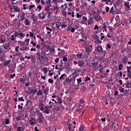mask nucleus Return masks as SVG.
Masks as SVG:
<instances>
[{
	"mask_svg": "<svg viewBox=\"0 0 131 131\" xmlns=\"http://www.w3.org/2000/svg\"><path fill=\"white\" fill-rule=\"evenodd\" d=\"M84 128H85V127L84 126V125H81L79 128V131H83V130H84Z\"/></svg>",
	"mask_w": 131,
	"mask_h": 131,
	"instance_id": "obj_24",
	"label": "nucleus"
},
{
	"mask_svg": "<svg viewBox=\"0 0 131 131\" xmlns=\"http://www.w3.org/2000/svg\"><path fill=\"white\" fill-rule=\"evenodd\" d=\"M42 9V7H41V6L38 5L37 6V9L38 12H40V11H41Z\"/></svg>",
	"mask_w": 131,
	"mask_h": 131,
	"instance_id": "obj_39",
	"label": "nucleus"
},
{
	"mask_svg": "<svg viewBox=\"0 0 131 131\" xmlns=\"http://www.w3.org/2000/svg\"><path fill=\"white\" fill-rule=\"evenodd\" d=\"M6 42V36L1 35L0 36V43H5Z\"/></svg>",
	"mask_w": 131,
	"mask_h": 131,
	"instance_id": "obj_4",
	"label": "nucleus"
},
{
	"mask_svg": "<svg viewBox=\"0 0 131 131\" xmlns=\"http://www.w3.org/2000/svg\"><path fill=\"white\" fill-rule=\"evenodd\" d=\"M14 128H15V129H17V128H18V123L17 122H15L14 123H13L12 124Z\"/></svg>",
	"mask_w": 131,
	"mask_h": 131,
	"instance_id": "obj_29",
	"label": "nucleus"
},
{
	"mask_svg": "<svg viewBox=\"0 0 131 131\" xmlns=\"http://www.w3.org/2000/svg\"><path fill=\"white\" fill-rule=\"evenodd\" d=\"M109 10H110V8L106 7L105 8V12L106 13H108V12H109Z\"/></svg>",
	"mask_w": 131,
	"mask_h": 131,
	"instance_id": "obj_63",
	"label": "nucleus"
},
{
	"mask_svg": "<svg viewBox=\"0 0 131 131\" xmlns=\"http://www.w3.org/2000/svg\"><path fill=\"white\" fill-rule=\"evenodd\" d=\"M76 16L78 19L79 18H81V17L82 16V15H81V14H80L78 12L76 13Z\"/></svg>",
	"mask_w": 131,
	"mask_h": 131,
	"instance_id": "obj_44",
	"label": "nucleus"
},
{
	"mask_svg": "<svg viewBox=\"0 0 131 131\" xmlns=\"http://www.w3.org/2000/svg\"><path fill=\"white\" fill-rule=\"evenodd\" d=\"M37 96H42V95H43V92H42V90H40V89H39L37 93Z\"/></svg>",
	"mask_w": 131,
	"mask_h": 131,
	"instance_id": "obj_22",
	"label": "nucleus"
},
{
	"mask_svg": "<svg viewBox=\"0 0 131 131\" xmlns=\"http://www.w3.org/2000/svg\"><path fill=\"white\" fill-rule=\"evenodd\" d=\"M38 123H42V116H40L38 118Z\"/></svg>",
	"mask_w": 131,
	"mask_h": 131,
	"instance_id": "obj_31",
	"label": "nucleus"
},
{
	"mask_svg": "<svg viewBox=\"0 0 131 131\" xmlns=\"http://www.w3.org/2000/svg\"><path fill=\"white\" fill-rule=\"evenodd\" d=\"M78 66L80 68L81 67H83V65H84V61L83 60H79L78 62Z\"/></svg>",
	"mask_w": 131,
	"mask_h": 131,
	"instance_id": "obj_9",
	"label": "nucleus"
},
{
	"mask_svg": "<svg viewBox=\"0 0 131 131\" xmlns=\"http://www.w3.org/2000/svg\"><path fill=\"white\" fill-rule=\"evenodd\" d=\"M32 19L33 21V23L34 24H36V23L37 22V18H36V17H35V16L32 15Z\"/></svg>",
	"mask_w": 131,
	"mask_h": 131,
	"instance_id": "obj_20",
	"label": "nucleus"
},
{
	"mask_svg": "<svg viewBox=\"0 0 131 131\" xmlns=\"http://www.w3.org/2000/svg\"><path fill=\"white\" fill-rule=\"evenodd\" d=\"M43 94H45L47 96V95H48V90L44 89L43 90Z\"/></svg>",
	"mask_w": 131,
	"mask_h": 131,
	"instance_id": "obj_56",
	"label": "nucleus"
},
{
	"mask_svg": "<svg viewBox=\"0 0 131 131\" xmlns=\"http://www.w3.org/2000/svg\"><path fill=\"white\" fill-rule=\"evenodd\" d=\"M39 17H40V18H41V19H45L46 18V16H45V15L42 13L40 14L39 15Z\"/></svg>",
	"mask_w": 131,
	"mask_h": 131,
	"instance_id": "obj_45",
	"label": "nucleus"
},
{
	"mask_svg": "<svg viewBox=\"0 0 131 131\" xmlns=\"http://www.w3.org/2000/svg\"><path fill=\"white\" fill-rule=\"evenodd\" d=\"M119 91L120 92V93H124V88H121L119 89Z\"/></svg>",
	"mask_w": 131,
	"mask_h": 131,
	"instance_id": "obj_48",
	"label": "nucleus"
},
{
	"mask_svg": "<svg viewBox=\"0 0 131 131\" xmlns=\"http://www.w3.org/2000/svg\"><path fill=\"white\" fill-rule=\"evenodd\" d=\"M65 75H66V74H62L60 77H59V79H62V78H64V76H65Z\"/></svg>",
	"mask_w": 131,
	"mask_h": 131,
	"instance_id": "obj_57",
	"label": "nucleus"
},
{
	"mask_svg": "<svg viewBox=\"0 0 131 131\" xmlns=\"http://www.w3.org/2000/svg\"><path fill=\"white\" fill-rule=\"evenodd\" d=\"M37 58L40 60V61H41V59H43V56H42V55H40V53L38 52L37 53Z\"/></svg>",
	"mask_w": 131,
	"mask_h": 131,
	"instance_id": "obj_16",
	"label": "nucleus"
},
{
	"mask_svg": "<svg viewBox=\"0 0 131 131\" xmlns=\"http://www.w3.org/2000/svg\"><path fill=\"white\" fill-rule=\"evenodd\" d=\"M20 82H23L24 83L25 82V78H21L20 80H19Z\"/></svg>",
	"mask_w": 131,
	"mask_h": 131,
	"instance_id": "obj_53",
	"label": "nucleus"
},
{
	"mask_svg": "<svg viewBox=\"0 0 131 131\" xmlns=\"http://www.w3.org/2000/svg\"><path fill=\"white\" fill-rule=\"evenodd\" d=\"M18 35H19V38H21V39H23V38H24V36H25V35H24V34L23 33H19L18 34Z\"/></svg>",
	"mask_w": 131,
	"mask_h": 131,
	"instance_id": "obj_23",
	"label": "nucleus"
},
{
	"mask_svg": "<svg viewBox=\"0 0 131 131\" xmlns=\"http://www.w3.org/2000/svg\"><path fill=\"white\" fill-rule=\"evenodd\" d=\"M31 43L33 47H36V43L34 42L33 40L31 41Z\"/></svg>",
	"mask_w": 131,
	"mask_h": 131,
	"instance_id": "obj_47",
	"label": "nucleus"
},
{
	"mask_svg": "<svg viewBox=\"0 0 131 131\" xmlns=\"http://www.w3.org/2000/svg\"><path fill=\"white\" fill-rule=\"evenodd\" d=\"M29 104H31V100H28L27 101L26 105H29Z\"/></svg>",
	"mask_w": 131,
	"mask_h": 131,
	"instance_id": "obj_64",
	"label": "nucleus"
},
{
	"mask_svg": "<svg viewBox=\"0 0 131 131\" xmlns=\"http://www.w3.org/2000/svg\"><path fill=\"white\" fill-rule=\"evenodd\" d=\"M52 10V11H56V10H57L58 11V10H59V8L57 6H53Z\"/></svg>",
	"mask_w": 131,
	"mask_h": 131,
	"instance_id": "obj_33",
	"label": "nucleus"
},
{
	"mask_svg": "<svg viewBox=\"0 0 131 131\" xmlns=\"http://www.w3.org/2000/svg\"><path fill=\"white\" fill-rule=\"evenodd\" d=\"M75 128V126H73L72 124H68V129L69 131H74Z\"/></svg>",
	"mask_w": 131,
	"mask_h": 131,
	"instance_id": "obj_6",
	"label": "nucleus"
},
{
	"mask_svg": "<svg viewBox=\"0 0 131 131\" xmlns=\"http://www.w3.org/2000/svg\"><path fill=\"white\" fill-rule=\"evenodd\" d=\"M11 60L5 61L3 63V65H4V67L8 66V65H9V64H10V63H11Z\"/></svg>",
	"mask_w": 131,
	"mask_h": 131,
	"instance_id": "obj_19",
	"label": "nucleus"
},
{
	"mask_svg": "<svg viewBox=\"0 0 131 131\" xmlns=\"http://www.w3.org/2000/svg\"><path fill=\"white\" fill-rule=\"evenodd\" d=\"M77 83H81V78H79L77 79Z\"/></svg>",
	"mask_w": 131,
	"mask_h": 131,
	"instance_id": "obj_59",
	"label": "nucleus"
},
{
	"mask_svg": "<svg viewBox=\"0 0 131 131\" xmlns=\"http://www.w3.org/2000/svg\"><path fill=\"white\" fill-rule=\"evenodd\" d=\"M103 3H105V5H112L113 4V0H102Z\"/></svg>",
	"mask_w": 131,
	"mask_h": 131,
	"instance_id": "obj_5",
	"label": "nucleus"
},
{
	"mask_svg": "<svg viewBox=\"0 0 131 131\" xmlns=\"http://www.w3.org/2000/svg\"><path fill=\"white\" fill-rule=\"evenodd\" d=\"M96 50L99 53H101V52H103V48H102V46L101 45H98L96 47Z\"/></svg>",
	"mask_w": 131,
	"mask_h": 131,
	"instance_id": "obj_8",
	"label": "nucleus"
},
{
	"mask_svg": "<svg viewBox=\"0 0 131 131\" xmlns=\"http://www.w3.org/2000/svg\"><path fill=\"white\" fill-rule=\"evenodd\" d=\"M99 28H100V27H99V26H98V25H96L95 26V27L94 28V30H96V29H99Z\"/></svg>",
	"mask_w": 131,
	"mask_h": 131,
	"instance_id": "obj_61",
	"label": "nucleus"
},
{
	"mask_svg": "<svg viewBox=\"0 0 131 131\" xmlns=\"http://www.w3.org/2000/svg\"><path fill=\"white\" fill-rule=\"evenodd\" d=\"M50 52H55V48H54V47H51L50 49H49Z\"/></svg>",
	"mask_w": 131,
	"mask_h": 131,
	"instance_id": "obj_55",
	"label": "nucleus"
},
{
	"mask_svg": "<svg viewBox=\"0 0 131 131\" xmlns=\"http://www.w3.org/2000/svg\"><path fill=\"white\" fill-rule=\"evenodd\" d=\"M66 8H67V6H66L65 8L62 9V10H61L62 14L64 16H67V12H66Z\"/></svg>",
	"mask_w": 131,
	"mask_h": 131,
	"instance_id": "obj_17",
	"label": "nucleus"
},
{
	"mask_svg": "<svg viewBox=\"0 0 131 131\" xmlns=\"http://www.w3.org/2000/svg\"><path fill=\"white\" fill-rule=\"evenodd\" d=\"M62 61H63V62H67V61H68V58L67 57L63 56L62 57Z\"/></svg>",
	"mask_w": 131,
	"mask_h": 131,
	"instance_id": "obj_34",
	"label": "nucleus"
},
{
	"mask_svg": "<svg viewBox=\"0 0 131 131\" xmlns=\"http://www.w3.org/2000/svg\"><path fill=\"white\" fill-rule=\"evenodd\" d=\"M106 27H107V23H104L102 25V27H103L104 30H105V31H107V29H106Z\"/></svg>",
	"mask_w": 131,
	"mask_h": 131,
	"instance_id": "obj_26",
	"label": "nucleus"
},
{
	"mask_svg": "<svg viewBox=\"0 0 131 131\" xmlns=\"http://www.w3.org/2000/svg\"><path fill=\"white\" fill-rule=\"evenodd\" d=\"M73 80V79L71 78V76H69L65 79V81L67 83H70V82H71V81Z\"/></svg>",
	"mask_w": 131,
	"mask_h": 131,
	"instance_id": "obj_10",
	"label": "nucleus"
},
{
	"mask_svg": "<svg viewBox=\"0 0 131 131\" xmlns=\"http://www.w3.org/2000/svg\"><path fill=\"white\" fill-rule=\"evenodd\" d=\"M78 21H80V23L81 24H85V25H86V23L88 22V17L84 16L81 18L78 19Z\"/></svg>",
	"mask_w": 131,
	"mask_h": 131,
	"instance_id": "obj_1",
	"label": "nucleus"
},
{
	"mask_svg": "<svg viewBox=\"0 0 131 131\" xmlns=\"http://www.w3.org/2000/svg\"><path fill=\"white\" fill-rule=\"evenodd\" d=\"M16 76V73H14L13 74L10 75V78H14Z\"/></svg>",
	"mask_w": 131,
	"mask_h": 131,
	"instance_id": "obj_58",
	"label": "nucleus"
},
{
	"mask_svg": "<svg viewBox=\"0 0 131 131\" xmlns=\"http://www.w3.org/2000/svg\"><path fill=\"white\" fill-rule=\"evenodd\" d=\"M35 121H36V120L34 118L31 119L29 120V123H30V125H34V124H36Z\"/></svg>",
	"mask_w": 131,
	"mask_h": 131,
	"instance_id": "obj_11",
	"label": "nucleus"
},
{
	"mask_svg": "<svg viewBox=\"0 0 131 131\" xmlns=\"http://www.w3.org/2000/svg\"><path fill=\"white\" fill-rule=\"evenodd\" d=\"M56 64H57V63H59V61H60V58H56L55 60H54Z\"/></svg>",
	"mask_w": 131,
	"mask_h": 131,
	"instance_id": "obj_54",
	"label": "nucleus"
},
{
	"mask_svg": "<svg viewBox=\"0 0 131 131\" xmlns=\"http://www.w3.org/2000/svg\"><path fill=\"white\" fill-rule=\"evenodd\" d=\"M34 7H35V5H30L29 7H28V10H30L32 9H33V8H34Z\"/></svg>",
	"mask_w": 131,
	"mask_h": 131,
	"instance_id": "obj_46",
	"label": "nucleus"
},
{
	"mask_svg": "<svg viewBox=\"0 0 131 131\" xmlns=\"http://www.w3.org/2000/svg\"><path fill=\"white\" fill-rule=\"evenodd\" d=\"M74 89L75 90H77V91H78V90H79V84H77L76 85H74Z\"/></svg>",
	"mask_w": 131,
	"mask_h": 131,
	"instance_id": "obj_36",
	"label": "nucleus"
},
{
	"mask_svg": "<svg viewBox=\"0 0 131 131\" xmlns=\"http://www.w3.org/2000/svg\"><path fill=\"white\" fill-rule=\"evenodd\" d=\"M92 37H93V38H95V39H99V35L95 33L92 35Z\"/></svg>",
	"mask_w": 131,
	"mask_h": 131,
	"instance_id": "obj_15",
	"label": "nucleus"
},
{
	"mask_svg": "<svg viewBox=\"0 0 131 131\" xmlns=\"http://www.w3.org/2000/svg\"><path fill=\"white\" fill-rule=\"evenodd\" d=\"M24 23L26 26H29V25H30V21H29V19L27 18L25 19Z\"/></svg>",
	"mask_w": 131,
	"mask_h": 131,
	"instance_id": "obj_18",
	"label": "nucleus"
},
{
	"mask_svg": "<svg viewBox=\"0 0 131 131\" xmlns=\"http://www.w3.org/2000/svg\"><path fill=\"white\" fill-rule=\"evenodd\" d=\"M29 34H30V37H32L33 36H34L35 35L34 34V32H33V31L32 32H29Z\"/></svg>",
	"mask_w": 131,
	"mask_h": 131,
	"instance_id": "obj_40",
	"label": "nucleus"
},
{
	"mask_svg": "<svg viewBox=\"0 0 131 131\" xmlns=\"http://www.w3.org/2000/svg\"><path fill=\"white\" fill-rule=\"evenodd\" d=\"M83 55V53H79L76 55V57L78 58V59H82V56Z\"/></svg>",
	"mask_w": 131,
	"mask_h": 131,
	"instance_id": "obj_21",
	"label": "nucleus"
},
{
	"mask_svg": "<svg viewBox=\"0 0 131 131\" xmlns=\"http://www.w3.org/2000/svg\"><path fill=\"white\" fill-rule=\"evenodd\" d=\"M15 52H17V53H18V52H19V46H16L15 47Z\"/></svg>",
	"mask_w": 131,
	"mask_h": 131,
	"instance_id": "obj_62",
	"label": "nucleus"
},
{
	"mask_svg": "<svg viewBox=\"0 0 131 131\" xmlns=\"http://www.w3.org/2000/svg\"><path fill=\"white\" fill-rule=\"evenodd\" d=\"M130 87H131L130 83H129V82L127 83L126 85V88H127V89H129Z\"/></svg>",
	"mask_w": 131,
	"mask_h": 131,
	"instance_id": "obj_49",
	"label": "nucleus"
},
{
	"mask_svg": "<svg viewBox=\"0 0 131 131\" xmlns=\"http://www.w3.org/2000/svg\"><path fill=\"white\" fill-rule=\"evenodd\" d=\"M16 119L17 121L21 120V116H20V115H18L16 117Z\"/></svg>",
	"mask_w": 131,
	"mask_h": 131,
	"instance_id": "obj_43",
	"label": "nucleus"
},
{
	"mask_svg": "<svg viewBox=\"0 0 131 131\" xmlns=\"http://www.w3.org/2000/svg\"><path fill=\"white\" fill-rule=\"evenodd\" d=\"M25 58H26V59H31V61H32V60H33V56L31 55V56H27V55H26L25 56Z\"/></svg>",
	"mask_w": 131,
	"mask_h": 131,
	"instance_id": "obj_35",
	"label": "nucleus"
},
{
	"mask_svg": "<svg viewBox=\"0 0 131 131\" xmlns=\"http://www.w3.org/2000/svg\"><path fill=\"white\" fill-rule=\"evenodd\" d=\"M125 5V9L126 12L128 11L129 9H130V6H129V4L128 3H124Z\"/></svg>",
	"mask_w": 131,
	"mask_h": 131,
	"instance_id": "obj_12",
	"label": "nucleus"
},
{
	"mask_svg": "<svg viewBox=\"0 0 131 131\" xmlns=\"http://www.w3.org/2000/svg\"><path fill=\"white\" fill-rule=\"evenodd\" d=\"M42 71H43V73L45 74H47V73H48V70H47V68H43L42 69Z\"/></svg>",
	"mask_w": 131,
	"mask_h": 131,
	"instance_id": "obj_37",
	"label": "nucleus"
},
{
	"mask_svg": "<svg viewBox=\"0 0 131 131\" xmlns=\"http://www.w3.org/2000/svg\"><path fill=\"white\" fill-rule=\"evenodd\" d=\"M15 37H17L19 35V33L17 31H15L13 35Z\"/></svg>",
	"mask_w": 131,
	"mask_h": 131,
	"instance_id": "obj_41",
	"label": "nucleus"
},
{
	"mask_svg": "<svg viewBox=\"0 0 131 131\" xmlns=\"http://www.w3.org/2000/svg\"><path fill=\"white\" fill-rule=\"evenodd\" d=\"M48 82L49 83H54V80L53 79H48Z\"/></svg>",
	"mask_w": 131,
	"mask_h": 131,
	"instance_id": "obj_52",
	"label": "nucleus"
},
{
	"mask_svg": "<svg viewBox=\"0 0 131 131\" xmlns=\"http://www.w3.org/2000/svg\"><path fill=\"white\" fill-rule=\"evenodd\" d=\"M18 101L24 102V99H23V97L18 98Z\"/></svg>",
	"mask_w": 131,
	"mask_h": 131,
	"instance_id": "obj_60",
	"label": "nucleus"
},
{
	"mask_svg": "<svg viewBox=\"0 0 131 131\" xmlns=\"http://www.w3.org/2000/svg\"><path fill=\"white\" fill-rule=\"evenodd\" d=\"M13 12H17V13H20L21 11L20 10V9H19V7L16 5H14L13 6Z\"/></svg>",
	"mask_w": 131,
	"mask_h": 131,
	"instance_id": "obj_7",
	"label": "nucleus"
},
{
	"mask_svg": "<svg viewBox=\"0 0 131 131\" xmlns=\"http://www.w3.org/2000/svg\"><path fill=\"white\" fill-rule=\"evenodd\" d=\"M130 70H131V67H127V72L128 73H129V72H130Z\"/></svg>",
	"mask_w": 131,
	"mask_h": 131,
	"instance_id": "obj_50",
	"label": "nucleus"
},
{
	"mask_svg": "<svg viewBox=\"0 0 131 131\" xmlns=\"http://www.w3.org/2000/svg\"><path fill=\"white\" fill-rule=\"evenodd\" d=\"M59 72H61V71H63V70H64V67L63 66L61 67H59Z\"/></svg>",
	"mask_w": 131,
	"mask_h": 131,
	"instance_id": "obj_51",
	"label": "nucleus"
},
{
	"mask_svg": "<svg viewBox=\"0 0 131 131\" xmlns=\"http://www.w3.org/2000/svg\"><path fill=\"white\" fill-rule=\"evenodd\" d=\"M50 8H51V7L50 6H46L45 7V11H46V14L48 15V18H50V17H51V11H50Z\"/></svg>",
	"mask_w": 131,
	"mask_h": 131,
	"instance_id": "obj_2",
	"label": "nucleus"
},
{
	"mask_svg": "<svg viewBox=\"0 0 131 131\" xmlns=\"http://www.w3.org/2000/svg\"><path fill=\"white\" fill-rule=\"evenodd\" d=\"M5 50H10V45H7L4 46Z\"/></svg>",
	"mask_w": 131,
	"mask_h": 131,
	"instance_id": "obj_38",
	"label": "nucleus"
},
{
	"mask_svg": "<svg viewBox=\"0 0 131 131\" xmlns=\"http://www.w3.org/2000/svg\"><path fill=\"white\" fill-rule=\"evenodd\" d=\"M98 64H99V62H94V63H92V67H94V68H96V67H97V66H98Z\"/></svg>",
	"mask_w": 131,
	"mask_h": 131,
	"instance_id": "obj_30",
	"label": "nucleus"
},
{
	"mask_svg": "<svg viewBox=\"0 0 131 131\" xmlns=\"http://www.w3.org/2000/svg\"><path fill=\"white\" fill-rule=\"evenodd\" d=\"M24 127L19 126L16 128V131H24Z\"/></svg>",
	"mask_w": 131,
	"mask_h": 131,
	"instance_id": "obj_25",
	"label": "nucleus"
},
{
	"mask_svg": "<svg viewBox=\"0 0 131 131\" xmlns=\"http://www.w3.org/2000/svg\"><path fill=\"white\" fill-rule=\"evenodd\" d=\"M114 13H115V11L114 10V7H113L111 8V10L110 11V14H114Z\"/></svg>",
	"mask_w": 131,
	"mask_h": 131,
	"instance_id": "obj_27",
	"label": "nucleus"
},
{
	"mask_svg": "<svg viewBox=\"0 0 131 131\" xmlns=\"http://www.w3.org/2000/svg\"><path fill=\"white\" fill-rule=\"evenodd\" d=\"M102 18V16L100 15L99 13H97L96 15L94 16V20L97 21H101Z\"/></svg>",
	"mask_w": 131,
	"mask_h": 131,
	"instance_id": "obj_3",
	"label": "nucleus"
},
{
	"mask_svg": "<svg viewBox=\"0 0 131 131\" xmlns=\"http://www.w3.org/2000/svg\"><path fill=\"white\" fill-rule=\"evenodd\" d=\"M16 37L14 35H12L10 37V39L11 40H15Z\"/></svg>",
	"mask_w": 131,
	"mask_h": 131,
	"instance_id": "obj_42",
	"label": "nucleus"
},
{
	"mask_svg": "<svg viewBox=\"0 0 131 131\" xmlns=\"http://www.w3.org/2000/svg\"><path fill=\"white\" fill-rule=\"evenodd\" d=\"M46 4H47V7H52V5L51 4V0H48L46 2Z\"/></svg>",
	"mask_w": 131,
	"mask_h": 131,
	"instance_id": "obj_28",
	"label": "nucleus"
},
{
	"mask_svg": "<svg viewBox=\"0 0 131 131\" xmlns=\"http://www.w3.org/2000/svg\"><path fill=\"white\" fill-rule=\"evenodd\" d=\"M128 59V58H127V56H124L122 58V60H123V61H122V63H124V64H126V63H127Z\"/></svg>",
	"mask_w": 131,
	"mask_h": 131,
	"instance_id": "obj_14",
	"label": "nucleus"
},
{
	"mask_svg": "<svg viewBox=\"0 0 131 131\" xmlns=\"http://www.w3.org/2000/svg\"><path fill=\"white\" fill-rule=\"evenodd\" d=\"M50 109L48 107V105L45 106V110L43 111V113H46V114H50Z\"/></svg>",
	"mask_w": 131,
	"mask_h": 131,
	"instance_id": "obj_13",
	"label": "nucleus"
},
{
	"mask_svg": "<svg viewBox=\"0 0 131 131\" xmlns=\"http://www.w3.org/2000/svg\"><path fill=\"white\" fill-rule=\"evenodd\" d=\"M20 18H21V21H23V20H24L25 19V13H23V14L21 15Z\"/></svg>",
	"mask_w": 131,
	"mask_h": 131,
	"instance_id": "obj_32",
	"label": "nucleus"
}]
</instances>
